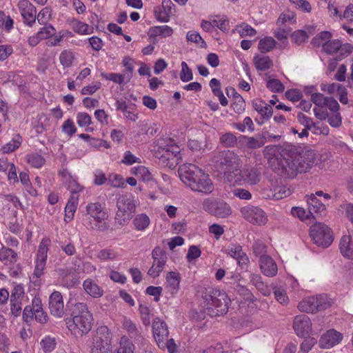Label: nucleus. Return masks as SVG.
<instances>
[{
    "label": "nucleus",
    "mask_w": 353,
    "mask_h": 353,
    "mask_svg": "<svg viewBox=\"0 0 353 353\" xmlns=\"http://www.w3.org/2000/svg\"><path fill=\"white\" fill-rule=\"evenodd\" d=\"M265 150L272 170L283 178L293 179L299 173L307 172L315 163L314 150L290 143L268 145Z\"/></svg>",
    "instance_id": "1"
},
{
    "label": "nucleus",
    "mask_w": 353,
    "mask_h": 353,
    "mask_svg": "<svg viewBox=\"0 0 353 353\" xmlns=\"http://www.w3.org/2000/svg\"><path fill=\"white\" fill-rule=\"evenodd\" d=\"M178 173L183 183L192 191L209 194L214 190L209 174L194 164H183L179 167Z\"/></svg>",
    "instance_id": "2"
},
{
    "label": "nucleus",
    "mask_w": 353,
    "mask_h": 353,
    "mask_svg": "<svg viewBox=\"0 0 353 353\" xmlns=\"http://www.w3.org/2000/svg\"><path fill=\"white\" fill-rule=\"evenodd\" d=\"M220 165L227 180L233 185H239L243 181L241 176V159L231 150L223 152Z\"/></svg>",
    "instance_id": "3"
},
{
    "label": "nucleus",
    "mask_w": 353,
    "mask_h": 353,
    "mask_svg": "<svg viewBox=\"0 0 353 353\" xmlns=\"http://www.w3.org/2000/svg\"><path fill=\"white\" fill-rule=\"evenodd\" d=\"M112 337L107 326L98 327L92 337L90 353H112Z\"/></svg>",
    "instance_id": "4"
},
{
    "label": "nucleus",
    "mask_w": 353,
    "mask_h": 353,
    "mask_svg": "<svg viewBox=\"0 0 353 353\" xmlns=\"http://www.w3.org/2000/svg\"><path fill=\"white\" fill-rule=\"evenodd\" d=\"M310 236L315 245L323 248H328L334 240L331 228L321 223H316L310 227Z\"/></svg>",
    "instance_id": "5"
},
{
    "label": "nucleus",
    "mask_w": 353,
    "mask_h": 353,
    "mask_svg": "<svg viewBox=\"0 0 353 353\" xmlns=\"http://www.w3.org/2000/svg\"><path fill=\"white\" fill-rule=\"evenodd\" d=\"M337 307L336 299L327 294L309 296L300 303L298 309H329Z\"/></svg>",
    "instance_id": "6"
},
{
    "label": "nucleus",
    "mask_w": 353,
    "mask_h": 353,
    "mask_svg": "<svg viewBox=\"0 0 353 353\" xmlns=\"http://www.w3.org/2000/svg\"><path fill=\"white\" fill-rule=\"evenodd\" d=\"M202 298L208 306L205 309H212V307H221L222 306H224V309H229L228 303L230 300L225 292L219 290L212 288H205L202 293Z\"/></svg>",
    "instance_id": "7"
},
{
    "label": "nucleus",
    "mask_w": 353,
    "mask_h": 353,
    "mask_svg": "<svg viewBox=\"0 0 353 353\" xmlns=\"http://www.w3.org/2000/svg\"><path fill=\"white\" fill-rule=\"evenodd\" d=\"M72 319H67L66 324L70 330L78 328L82 334H87L92 328L93 318L90 310H78L72 314Z\"/></svg>",
    "instance_id": "8"
},
{
    "label": "nucleus",
    "mask_w": 353,
    "mask_h": 353,
    "mask_svg": "<svg viewBox=\"0 0 353 353\" xmlns=\"http://www.w3.org/2000/svg\"><path fill=\"white\" fill-rule=\"evenodd\" d=\"M153 263L152 267L148 270V274L152 278L158 277L167 262L166 252L159 246L155 247L152 251Z\"/></svg>",
    "instance_id": "9"
},
{
    "label": "nucleus",
    "mask_w": 353,
    "mask_h": 353,
    "mask_svg": "<svg viewBox=\"0 0 353 353\" xmlns=\"http://www.w3.org/2000/svg\"><path fill=\"white\" fill-rule=\"evenodd\" d=\"M203 209L219 218H225L231 214L230 206L223 201L207 199L203 202Z\"/></svg>",
    "instance_id": "10"
},
{
    "label": "nucleus",
    "mask_w": 353,
    "mask_h": 353,
    "mask_svg": "<svg viewBox=\"0 0 353 353\" xmlns=\"http://www.w3.org/2000/svg\"><path fill=\"white\" fill-rule=\"evenodd\" d=\"M241 212L248 221L253 224L264 225L268 221L265 213L259 207L245 206L241 209Z\"/></svg>",
    "instance_id": "11"
},
{
    "label": "nucleus",
    "mask_w": 353,
    "mask_h": 353,
    "mask_svg": "<svg viewBox=\"0 0 353 353\" xmlns=\"http://www.w3.org/2000/svg\"><path fill=\"white\" fill-rule=\"evenodd\" d=\"M18 8L23 19V23L29 27H32L36 21L37 10L35 6L28 0H20Z\"/></svg>",
    "instance_id": "12"
},
{
    "label": "nucleus",
    "mask_w": 353,
    "mask_h": 353,
    "mask_svg": "<svg viewBox=\"0 0 353 353\" xmlns=\"http://www.w3.org/2000/svg\"><path fill=\"white\" fill-rule=\"evenodd\" d=\"M28 302L29 299L25 294L23 285H15L10 293V309H22Z\"/></svg>",
    "instance_id": "13"
},
{
    "label": "nucleus",
    "mask_w": 353,
    "mask_h": 353,
    "mask_svg": "<svg viewBox=\"0 0 353 353\" xmlns=\"http://www.w3.org/2000/svg\"><path fill=\"white\" fill-rule=\"evenodd\" d=\"M293 328L299 337H306L312 330V322L306 314L297 315L294 320Z\"/></svg>",
    "instance_id": "14"
},
{
    "label": "nucleus",
    "mask_w": 353,
    "mask_h": 353,
    "mask_svg": "<svg viewBox=\"0 0 353 353\" xmlns=\"http://www.w3.org/2000/svg\"><path fill=\"white\" fill-rule=\"evenodd\" d=\"M342 339L343 334L341 332L334 329H330L321 335L319 345L322 349H330L338 345Z\"/></svg>",
    "instance_id": "15"
},
{
    "label": "nucleus",
    "mask_w": 353,
    "mask_h": 353,
    "mask_svg": "<svg viewBox=\"0 0 353 353\" xmlns=\"http://www.w3.org/2000/svg\"><path fill=\"white\" fill-rule=\"evenodd\" d=\"M115 108L117 111L123 112L124 117L132 121H135L138 119L136 110V105L133 103H127L124 100H117L115 102Z\"/></svg>",
    "instance_id": "16"
},
{
    "label": "nucleus",
    "mask_w": 353,
    "mask_h": 353,
    "mask_svg": "<svg viewBox=\"0 0 353 353\" xmlns=\"http://www.w3.org/2000/svg\"><path fill=\"white\" fill-rule=\"evenodd\" d=\"M86 211L97 223H101L108 218V214L99 202L89 203L86 207Z\"/></svg>",
    "instance_id": "17"
},
{
    "label": "nucleus",
    "mask_w": 353,
    "mask_h": 353,
    "mask_svg": "<svg viewBox=\"0 0 353 353\" xmlns=\"http://www.w3.org/2000/svg\"><path fill=\"white\" fill-rule=\"evenodd\" d=\"M261 272L268 276H274L277 273V265L274 261L268 255H262L259 259Z\"/></svg>",
    "instance_id": "18"
},
{
    "label": "nucleus",
    "mask_w": 353,
    "mask_h": 353,
    "mask_svg": "<svg viewBox=\"0 0 353 353\" xmlns=\"http://www.w3.org/2000/svg\"><path fill=\"white\" fill-rule=\"evenodd\" d=\"M154 338L158 343L163 339H166L169 336V331L167 324L164 321L159 319L154 321L152 325Z\"/></svg>",
    "instance_id": "19"
},
{
    "label": "nucleus",
    "mask_w": 353,
    "mask_h": 353,
    "mask_svg": "<svg viewBox=\"0 0 353 353\" xmlns=\"http://www.w3.org/2000/svg\"><path fill=\"white\" fill-rule=\"evenodd\" d=\"M339 249L344 257L353 259V236H343L340 240Z\"/></svg>",
    "instance_id": "20"
},
{
    "label": "nucleus",
    "mask_w": 353,
    "mask_h": 353,
    "mask_svg": "<svg viewBox=\"0 0 353 353\" xmlns=\"http://www.w3.org/2000/svg\"><path fill=\"white\" fill-rule=\"evenodd\" d=\"M252 106L263 119H270L273 114L272 108L262 100H254Z\"/></svg>",
    "instance_id": "21"
},
{
    "label": "nucleus",
    "mask_w": 353,
    "mask_h": 353,
    "mask_svg": "<svg viewBox=\"0 0 353 353\" xmlns=\"http://www.w3.org/2000/svg\"><path fill=\"white\" fill-rule=\"evenodd\" d=\"M83 287L85 291L93 298H99L103 294V290L90 279L84 281Z\"/></svg>",
    "instance_id": "22"
},
{
    "label": "nucleus",
    "mask_w": 353,
    "mask_h": 353,
    "mask_svg": "<svg viewBox=\"0 0 353 353\" xmlns=\"http://www.w3.org/2000/svg\"><path fill=\"white\" fill-rule=\"evenodd\" d=\"M123 326L128 331V334L132 339H134L135 341L139 342H142L144 340L136 324L130 319L124 318Z\"/></svg>",
    "instance_id": "23"
},
{
    "label": "nucleus",
    "mask_w": 353,
    "mask_h": 353,
    "mask_svg": "<svg viewBox=\"0 0 353 353\" xmlns=\"http://www.w3.org/2000/svg\"><path fill=\"white\" fill-rule=\"evenodd\" d=\"M241 176L243 181L241 185L248 183L251 185H255L260 181L261 173L255 168L246 169L243 172L241 170Z\"/></svg>",
    "instance_id": "24"
},
{
    "label": "nucleus",
    "mask_w": 353,
    "mask_h": 353,
    "mask_svg": "<svg viewBox=\"0 0 353 353\" xmlns=\"http://www.w3.org/2000/svg\"><path fill=\"white\" fill-rule=\"evenodd\" d=\"M309 213L312 215L313 213H321L325 210V205L314 194L310 195L307 199Z\"/></svg>",
    "instance_id": "25"
},
{
    "label": "nucleus",
    "mask_w": 353,
    "mask_h": 353,
    "mask_svg": "<svg viewBox=\"0 0 353 353\" xmlns=\"http://www.w3.org/2000/svg\"><path fill=\"white\" fill-rule=\"evenodd\" d=\"M117 207L119 210L121 209L126 212L127 214H130V218L132 217V214L135 212L136 208L132 201L125 196H121L117 199Z\"/></svg>",
    "instance_id": "26"
},
{
    "label": "nucleus",
    "mask_w": 353,
    "mask_h": 353,
    "mask_svg": "<svg viewBox=\"0 0 353 353\" xmlns=\"http://www.w3.org/2000/svg\"><path fill=\"white\" fill-rule=\"evenodd\" d=\"M253 61L258 71H265L272 66V61L268 56L260 57L256 54L254 57Z\"/></svg>",
    "instance_id": "27"
},
{
    "label": "nucleus",
    "mask_w": 353,
    "mask_h": 353,
    "mask_svg": "<svg viewBox=\"0 0 353 353\" xmlns=\"http://www.w3.org/2000/svg\"><path fill=\"white\" fill-rule=\"evenodd\" d=\"M341 45L339 39L329 40L322 44L323 51L327 54H333L339 51Z\"/></svg>",
    "instance_id": "28"
},
{
    "label": "nucleus",
    "mask_w": 353,
    "mask_h": 353,
    "mask_svg": "<svg viewBox=\"0 0 353 353\" xmlns=\"http://www.w3.org/2000/svg\"><path fill=\"white\" fill-rule=\"evenodd\" d=\"M276 43V41L272 37H265L259 41L258 48L261 53H266L271 51Z\"/></svg>",
    "instance_id": "29"
},
{
    "label": "nucleus",
    "mask_w": 353,
    "mask_h": 353,
    "mask_svg": "<svg viewBox=\"0 0 353 353\" xmlns=\"http://www.w3.org/2000/svg\"><path fill=\"white\" fill-rule=\"evenodd\" d=\"M252 283L265 296L270 294V290L266 284L261 279L259 274H252L250 275Z\"/></svg>",
    "instance_id": "30"
},
{
    "label": "nucleus",
    "mask_w": 353,
    "mask_h": 353,
    "mask_svg": "<svg viewBox=\"0 0 353 353\" xmlns=\"http://www.w3.org/2000/svg\"><path fill=\"white\" fill-rule=\"evenodd\" d=\"M49 309H63V298L59 292L54 291L50 296Z\"/></svg>",
    "instance_id": "31"
},
{
    "label": "nucleus",
    "mask_w": 353,
    "mask_h": 353,
    "mask_svg": "<svg viewBox=\"0 0 353 353\" xmlns=\"http://www.w3.org/2000/svg\"><path fill=\"white\" fill-rule=\"evenodd\" d=\"M133 174L139 177L143 181H151L153 180V176L148 168L139 165L133 168Z\"/></svg>",
    "instance_id": "32"
},
{
    "label": "nucleus",
    "mask_w": 353,
    "mask_h": 353,
    "mask_svg": "<svg viewBox=\"0 0 353 353\" xmlns=\"http://www.w3.org/2000/svg\"><path fill=\"white\" fill-rule=\"evenodd\" d=\"M135 229L143 231L146 229L150 224V219L145 214H138L133 220Z\"/></svg>",
    "instance_id": "33"
},
{
    "label": "nucleus",
    "mask_w": 353,
    "mask_h": 353,
    "mask_svg": "<svg viewBox=\"0 0 353 353\" xmlns=\"http://www.w3.org/2000/svg\"><path fill=\"white\" fill-rule=\"evenodd\" d=\"M72 23V29L76 33L81 34H88L93 33V28H91V31H89L90 28L88 25L83 22L73 19Z\"/></svg>",
    "instance_id": "34"
},
{
    "label": "nucleus",
    "mask_w": 353,
    "mask_h": 353,
    "mask_svg": "<svg viewBox=\"0 0 353 353\" xmlns=\"http://www.w3.org/2000/svg\"><path fill=\"white\" fill-rule=\"evenodd\" d=\"M28 163L34 168H40L46 163L45 158L37 153H32L27 156Z\"/></svg>",
    "instance_id": "35"
},
{
    "label": "nucleus",
    "mask_w": 353,
    "mask_h": 353,
    "mask_svg": "<svg viewBox=\"0 0 353 353\" xmlns=\"http://www.w3.org/2000/svg\"><path fill=\"white\" fill-rule=\"evenodd\" d=\"M181 278L179 273L176 272H169L166 276V281L174 291L179 289Z\"/></svg>",
    "instance_id": "36"
},
{
    "label": "nucleus",
    "mask_w": 353,
    "mask_h": 353,
    "mask_svg": "<svg viewBox=\"0 0 353 353\" xmlns=\"http://www.w3.org/2000/svg\"><path fill=\"white\" fill-rule=\"evenodd\" d=\"M17 254L11 248H2L0 250V260L1 261H10L11 263L16 261Z\"/></svg>",
    "instance_id": "37"
},
{
    "label": "nucleus",
    "mask_w": 353,
    "mask_h": 353,
    "mask_svg": "<svg viewBox=\"0 0 353 353\" xmlns=\"http://www.w3.org/2000/svg\"><path fill=\"white\" fill-rule=\"evenodd\" d=\"M74 59V53L69 50H63L59 55L60 63L64 68L71 67Z\"/></svg>",
    "instance_id": "38"
},
{
    "label": "nucleus",
    "mask_w": 353,
    "mask_h": 353,
    "mask_svg": "<svg viewBox=\"0 0 353 353\" xmlns=\"http://www.w3.org/2000/svg\"><path fill=\"white\" fill-rule=\"evenodd\" d=\"M353 51V46L351 43H346L342 44L341 48L339 49V54L334 58V61H342L345 58L347 57Z\"/></svg>",
    "instance_id": "39"
},
{
    "label": "nucleus",
    "mask_w": 353,
    "mask_h": 353,
    "mask_svg": "<svg viewBox=\"0 0 353 353\" xmlns=\"http://www.w3.org/2000/svg\"><path fill=\"white\" fill-rule=\"evenodd\" d=\"M220 143L225 147L232 148L236 145L237 139L234 134L227 132L220 137Z\"/></svg>",
    "instance_id": "40"
},
{
    "label": "nucleus",
    "mask_w": 353,
    "mask_h": 353,
    "mask_svg": "<svg viewBox=\"0 0 353 353\" xmlns=\"http://www.w3.org/2000/svg\"><path fill=\"white\" fill-rule=\"evenodd\" d=\"M290 37L292 38V41L299 46L305 42L309 38V35L307 34V32L303 30H295L291 33Z\"/></svg>",
    "instance_id": "41"
},
{
    "label": "nucleus",
    "mask_w": 353,
    "mask_h": 353,
    "mask_svg": "<svg viewBox=\"0 0 353 353\" xmlns=\"http://www.w3.org/2000/svg\"><path fill=\"white\" fill-rule=\"evenodd\" d=\"M77 202L69 200L65 208V221L69 222L70 221L73 217L74 214L77 210Z\"/></svg>",
    "instance_id": "42"
},
{
    "label": "nucleus",
    "mask_w": 353,
    "mask_h": 353,
    "mask_svg": "<svg viewBox=\"0 0 353 353\" xmlns=\"http://www.w3.org/2000/svg\"><path fill=\"white\" fill-rule=\"evenodd\" d=\"M159 348L167 349L169 353H176V345L173 339H163L157 343Z\"/></svg>",
    "instance_id": "43"
},
{
    "label": "nucleus",
    "mask_w": 353,
    "mask_h": 353,
    "mask_svg": "<svg viewBox=\"0 0 353 353\" xmlns=\"http://www.w3.org/2000/svg\"><path fill=\"white\" fill-rule=\"evenodd\" d=\"M236 28H241L238 30L241 37H245L247 36L252 37L256 34V30L245 23H242L241 24L237 25Z\"/></svg>",
    "instance_id": "44"
},
{
    "label": "nucleus",
    "mask_w": 353,
    "mask_h": 353,
    "mask_svg": "<svg viewBox=\"0 0 353 353\" xmlns=\"http://www.w3.org/2000/svg\"><path fill=\"white\" fill-rule=\"evenodd\" d=\"M212 23L213 27H217L219 30L225 33L228 32L230 21L226 15H223L219 20L213 19Z\"/></svg>",
    "instance_id": "45"
},
{
    "label": "nucleus",
    "mask_w": 353,
    "mask_h": 353,
    "mask_svg": "<svg viewBox=\"0 0 353 353\" xmlns=\"http://www.w3.org/2000/svg\"><path fill=\"white\" fill-rule=\"evenodd\" d=\"M57 343L54 338L46 336L41 341V346L44 352H51L56 347Z\"/></svg>",
    "instance_id": "46"
},
{
    "label": "nucleus",
    "mask_w": 353,
    "mask_h": 353,
    "mask_svg": "<svg viewBox=\"0 0 353 353\" xmlns=\"http://www.w3.org/2000/svg\"><path fill=\"white\" fill-rule=\"evenodd\" d=\"M180 79L183 82H188L193 79L192 71L185 61L181 63Z\"/></svg>",
    "instance_id": "47"
},
{
    "label": "nucleus",
    "mask_w": 353,
    "mask_h": 353,
    "mask_svg": "<svg viewBox=\"0 0 353 353\" xmlns=\"http://www.w3.org/2000/svg\"><path fill=\"white\" fill-rule=\"evenodd\" d=\"M267 88L273 92H283L284 85L277 79H270L266 84Z\"/></svg>",
    "instance_id": "48"
},
{
    "label": "nucleus",
    "mask_w": 353,
    "mask_h": 353,
    "mask_svg": "<svg viewBox=\"0 0 353 353\" xmlns=\"http://www.w3.org/2000/svg\"><path fill=\"white\" fill-rule=\"evenodd\" d=\"M17 139H13L9 143L3 145L1 148V151L3 153H10L17 150L21 145V137L19 135L17 136Z\"/></svg>",
    "instance_id": "49"
},
{
    "label": "nucleus",
    "mask_w": 353,
    "mask_h": 353,
    "mask_svg": "<svg viewBox=\"0 0 353 353\" xmlns=\"http://www.w3.org/2000/svg\"><path fill=\"white\" fill-rule=\"evenodd\" d=\"M101 77L106 80L112 81L118 84H123L124 83V75L119 73H107L101 72Z\"/></svg>",
    "instance_id": "50"
},
{
    "label": "nucleus",
    "mask_w": 353,
    "mask_h": 353,
    "mask_svg": "<svg viewBox=\"0 0 353 353\" xmlns=\"http://www.w3.org/2000/svg\"><path fill=\"white\" fill-rule=\"evenodd\" d=\"M108 183L110 185L114 188H123L125 186L123 178L119 174H110L108 176Z\"/></svg>",
    "instance_id": "51"
},
{
    "label": "nucleus",
    "mask_w": 353,
    "mask_h": 353,
    "mask_svg": "<svg viewBox=\"0 0 353 353\" xmlns=\"http://www.w3.org/2000/svg\"><path fill=\"white\" fill-rule=\"evenodd\" d=\"M154 13L156 19L160 22L167 23L170 21V16L161 8V6L154 7Z\"/></svg>",
    "instance_id": "52"
},
{
    "label": "nucleus",
    "mask_w": 353,
    "mask_h": 353,
    "mask_svg": "<svg viewBox=\"0 0 353 353\" xmlns=\"http://www.w3.org/2000/svg\"><path fill=\"white\" fill-rule=\"evenodd\" d=\"M303 338L305 339V340L301 344L300 348L303 352L306 353L317 343V340L314 337L310 336L309 335Z\"/></svg>",
    "instance_id": "53"
},
{
    "label": "nucleus",
    "mask_w": 353,
    "mask_h": 353,
    "mask_svg": "<svg viewBox=\"0 0 353 353\" xmlns=\"http://www.w3.org/2000/svg\"><path fill=\"white\" fill-rule=\"evenodd\" d=\"M51 17L50 8L46 7L43 8L39 14H36V19L39 24H46L48 19Z\"/></svg>",
    "instance_id": "54"
},
{
    "label": "nucleus",
    "mask_w": 353,
    "mask_h": 353,
    "mask_svg": "<svg viewBox=\"0 0 353 353\" xmlns=\"http://www.w3.org/2000/svg\"><path fill=\"white\" fill-rule=\"evenodd\" d=\"M297 119L301 125L305 126V129L311 130L312 127H316V123L313 122L312 119L302 112H299Z\"/></svg>",
    "instance_id": "55"
},
{
    "label": "nucleus",
    "mask_w": 353,
    "mask_h": 353,
    "mask_svg": "<svg viewBox=\"0 0 353 353\" xmlns=\"http://www.w3.org/2000/svg\"><path fill=\"white\" fill-rule=\"evenodd\" d=\"M231 105L236 113L241 114L245 110V101L242 96H239V97L234 99Z\"/></svg>",
    "instance_id": "56"
},
{
    "label": "nucleus",
    "mask_w": 353,
    "mask_h": 353,
    "mask_svg": "<svg viewBox=\"0 0 353 353\" xmlns=\"http://www.w3.org/2000/svg\"><path fill=\"white\" fill-rule=\"evenodd\" d=\"M292 32V28L290 27L286 28H278L274 32V37L279 40L282 41L283 39H286L288 36Z\"/></svg>",
    "instance_id": "57"
},
{
    "label": "nucleus",
    "mask_w": 353,
    "mask_h": 353,
    "mask_svg": "<svg viewBox=\"0 0 353 353\" xmlns=\"http://www.w3.org/2000/svg\"><path fill=\"white\" fill-rule=\"evenodd\" d=\"M285 96L288 100L292 102H296L301 99L303 94L300 90L297 89H290L285 92Z\"/></svg>",
    "instance_id": "58"
},
{
    "label": "nucleus",
    "mask_w": 353,
    "mask_h": 353,
    "mask_svg": "<svg viewBox=\"0 0 353 353\" xmlns=\"http://www.w3.org/2000/svg\"><path fill=\"white\" fill-rule=\"evenodd\" d=\"M117 256V253L112 249L101 250L98 254V258L104 261L113 260Z\"/></svg>",
    "instance_id": "59"
},
{
    "label": "nucleus",
    "mask_w": 353,
    "mask_h": 353,
    "mask_svg": "<svg viewBox=\"0 0 353 353\" xmlns=\"http://www.w3.org/2000/svg\"><path fill=\"white\" fill-rule=\"evenodd\" d=\"M292 3L294 4L298 8L305 12H310L312 7L310 2L307 0H289Z\"/></svg>",
    "instance_id": "60"
},
{
    "label": "nucleus",
    "mask_w": 353,
    "mask_h": 353,
    "mask_svg": "<svg viewBox=\"0 0 353 353\" xmlns=\"http://www.w3.org/2000/svg\"><path fill=\"white\" fill-rule=\"evenodd\" d=\"M77 123L80 127L88 126L91 124V117L85 112H79L77 114Z\"/></svg>",
    "instance_id": "61"
},
{
    "label": "nucleus",
    "mask_w": 353,
    "mask_h": 353,
    "mask_svg": "<svg viewBox=\"0 0 353 353\" xmlns=\"http://www.w3.org/2000/svg\"><path fill=\"white\" fill-rule=\"evenodd\" d=\"M311 101L316 106L319 108H324L327 97H324L323 94L320 92H314L312 94Z\"/></svg>",
    "instance_id": "62"
},
{
    "label": "nucleus",
    "mask_w": 353,
    "mask_h": 353,
    "mask_svg": "<svg viewBox=\"0 0 353 353\" xmlns=\"http://www.w3.org/2000/svg\"><path fill=\"white\" fill-rule=\"evenodd\" d=\"M45 26L40 29L39 32H41V37L42 39H48L54 36L56 33V30L50 24H44Z\"/></svg>",
    "instance_id": "63"
},
{
    "label": "nucleus",
    "mask_w": 353,
    "mask_h": 353,
    "mask_svg": "<svg viewBox=\"0 0 353 353\" xmlns=\"http://www.w3.org/2000/svg\"><path fill=\"white\" fill-rule=\"evenodd\" d=\"M201 252L200 248L196 245L190 246L186 258L188 261H192L201 256Z\"/></svg>",
    "instance_id": "64"
}]
</instances>
